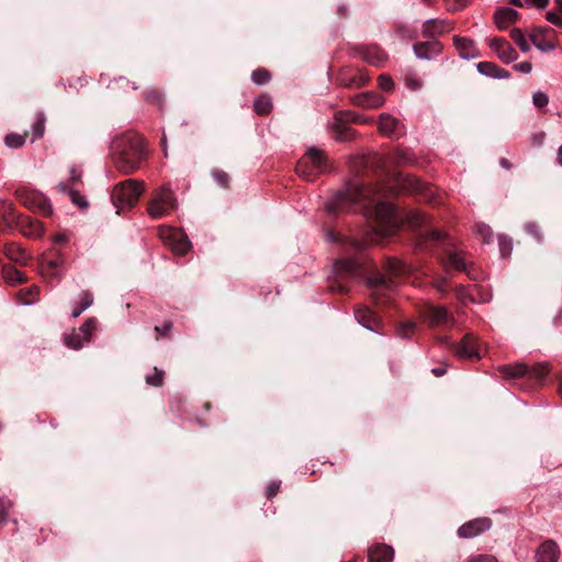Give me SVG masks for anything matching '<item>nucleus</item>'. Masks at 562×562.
Returning <instances> with one entry per match:
<instances>
[{
	"instance_id": "39448f33",
	"label": "nucleus",
	"mask_w": 562,
	"mask_h": 562,
	"mask_svg": "<svg viewBox=\"0 0 562 562\" xmlns=\"http://www.w3.org/2000/svg\"><path fill=\"white\" fill-rule=\"evenodd\" d=\"M295 170L299 177L313 182L319 173L328 171L326 154L318 148H310L307 153L299 159Z\"/></svg>"
},
{
	"instance_id": "2f4dec72",
	"label": "nucleus",
	"mask_w": 562,
	"mask_h": 562,
	"mask_svg": "<svg viewBox=\"0 0 562 562\" xmlns=\"http://www.w3.org/2000/svg\"><path fill=\"white\" fill-rule=\"evenodd\" d=\"M2 278H4L5 282L9 284H19L26 282V277L24 272L11 265H7L4 266V268H2Z\"/></svg>"
},
{
	"instance_id": "13d9d810",
	"label": "nucleus",
	"mask_w": 562,
	"mask_h": 562,
	"mask_svg": "<svg viewBox=\"0 0 562 562\" xmlns=\"http://www.w3.org/2000/svg\"><path fill=\"white\" fill-rule=\"evenodd\" d=\"M280 485H281L280 481L270 482V484L268 485V488H267V497L269 499H271L272 497H274L277 495L278 491H280Z\"/></svg>"
},
{
	"instance_id": "dca6fc26",
	"label": "nucleus",
	"mask_w": 562,
	"mask_h": 562,
	"mask_svg": "<svg viewBox=\"0 0 562 562\" xmlns=\"http://www.w3.org/2000/svg\"><path fill=\"white\" fill-rule=\"evenodd\" d=\"M456 352L459 357L469 360H479V347L473 335L467 334L463 336L461 344L456 346Z\"/></svg>"
},
{
	"instance_id": "bf43d9fd",
	"label": "nucleus",
	"mask_w": 562,
	"mask_h": 562,
	"mask_svg": "<svg viewBox=\"0 0 562 562\" xmlns=\"http://www.w3.org/2000/svg\"><path fill=\"white\" fill-rule=\"evenodd\" d=\"M468 562H497V559L490 554H479L469 559Z\"/></svg>"
},
{
	"instance_id": "680f3d73",
	"label": "nucleus",
	"mask_w": 562,
	"mask_h": 562,
	"mask_svg": "<svg viewBox=\"0 0 562 562\" xmlns=\"http://www.w3.org/2000/svg\"><path fill=\"white\" fill-rule=\"evenodd\" d=\"M498 247H501V252L503 257L509 256L510 243L507 239L501 237V241H498Z\"/></svg>"
},
{
	"instance_id": "e433bc0d",
	"label": "nucleus",
	"mask_w": 562,
	"mask_h": 562,
	"mask_svg": "<svg viewBox=\"0 0 562 562\" xmlns=\"http://www.w3.org/2000/svg\"><path fill=\"white\" fill-rule=\"evenodd\" d=\"M390 278H397L405 273V263L397 259H389L386 266H384Z\"/></svg>"
},
{
	"instance_id": "09e8293b",
	"label": "nucleus",
	"mask_w": 562,
	"mask_h": 562,
	"mask_svg": "<svg viewBox=\"0 0 562 562\" xmlns=\"http://www.w3.org/2000/svg\"><path fill=\"white\" fill-rule=\"evenodd\" d=\"M378 86L381 90L390 92L394 89V81L391 80L389 75H379Z\"/></svg>"
},
{
	"instance_id": "393cba45",
	"label": "nucleus",
	"mask_w": 562,
	"mask_h": 562,
	"mask_svg": "<svg viewBox=\"0 0 562 562\" xmlns=\"http://www.w3.org/2000/svg\"><path fill=\"white\" fill-rule=\"evenodd\" d=\"M447 265L459 272L467 273L469 278L474 279L473 274L471 273V266L464 259L462 252L452 250L447 252Z\"/></svg>"
},
{
	"instance_id": "bb28decb",
	"label": "nucleus",
	"mask_w": 562,
	"mask_h": 562,
	"mask_svg": "<svg viewBox=\"0 0 562 562\" xmlns=\"http://www.w3.org/2000/svg\"><path fill=\"white\" fill-rule=\"evenodd\" d=\"M477 71L481 75L490 76L496 79H507L509 78V71L499 67L498 65L492 61H480L477 64Z\"/></svg>"
},
{
	"instance_id": "473e14b6",
	"label": "nucleus",
	"mask_w": 562,
	"mask_h": 562,
	"mask_svg": "<svg viewBox=\"0 0 562 562\" xmlns=\"http://www.w3.org/2000/svg\"><path fill=\"white\" fill-rule=\"evenodd\" d=\"M190 241L187 236L180 233H173L171 249L178 256H183L190 249Z\"/></svg>"
},
{
	"instance_id": "f704fd0d",
	"label": "nucleus",
	"mask_w": 562,
	"mask_h": 562,
	"mask_svg": "<svg viewBox=\"0 0 562 562\" xmlns=\"http://www.w3.org/2000/svg\"><path fill=\"white\" fill-rule=\"evenodd\" d=\"M93 304V295L89 291L81 292V299L79 306L75 307L74 311H71V316L77 318L83 313L86 310L91 307Z\"/></svg>"
},
{
	"instance_id": "aec40b11",
	"label": "nucleus",
	"mask_w": 562,
	"mask_h": 562,
	"mask_svg": "<svg viewBox=\"0 0 562 562\" xmlns=\"http://www.w3.org/2000/svg\"><path fill=\"white\" fill-rule=\"evenodd\" d=\"M454 30V23L450 20L432 19L423 25V35H443Z\"/></svg>"
},
{
	"instance_id": "0e129e2a",
	"label": "nucleus",
	"mask_w": 562,
	"mask_h": 562,
	"mask_svg": "<svg viewBox=\"0 0 562 562\" xmlns=\"http://www.w3.org/2000/svg\"><path fill=\"white\" fill-rule=\"evenodd\" d=\"M46 265H47V270L53 272V270L58 269V267L60 265H63V260H60L59 258H57V259H47Z\"/></svg>"
},
{
	"instance_id": "052dcab7",
	"label": "nucleus",
	"mask_w": 562,
	"mask_h": 562,
	"mask_svg": "<svg viewBox=\"0 0 562 562\" xmlns=\"http://www.w3.org/2000/svg\"><path fill=\"white\" fill-rule=\"evenodd\" d=\"M33 128H34V137L35 138H40L43 136L44 121L42 117L34 123Z\"/></svg>"
},
{
	"instance_id": "ea45409f",
	"label": "nucleus",
	"mask_w": 562,
	"mask_h": 562,
	"mask_svg": "<svg viewBox=\"0 0 562 562\" xmlns=\"http://www.w3.org/2000/svg\"><path fill=\"white\" fill-rule=\"evenodd\" d=\"M64 340L66 347L75 350L81 349L83 344L87 342L86 340H83L81 334L76 333V330L71 331V334L66 335Z\"/></svg>"
},
{
	"instance_id": "49530a36",
	"label": "nucleus",
	"mask_w": 562,
	"mask_h": 562,
	"mask_svg": "<svg viewBox=\"0 0 562 562\" xmlns=\"http://www.w3.org/2000/svg\"><path fill=\"white\" fill-rule=\"evenodd\" d=\"M25 136H26V133L24 135H19V134H14V133L8 134L5 136V145L11 148L22 147L25 142Z\"/></svg>"
},
{
	"instance_id": "7ed1b4c3",
	"label": "nucleus",
	"mask_w": 562,
	"mask_h": 562,
	"mask_svg": "<svg viewBox=\"0 0 562 562\" xmlns=\"http://www.w3.org/2000/svg\"><path fill=\"white\" fill-rule=\"evenodd\" d=\"M502 375L507 380H526L532 385L542 384L543 380L549 375L550 367L548 363H538L529 367L524 363L504 364L498 369Z\"/></svg>"
},
{
	"instance_id": "f257e3e1",
	"label": "nucleus",
	"mask_w": 562,
	"mask_h": 562,
	"mask_svg": "<svg viewBox=\"0 0 562 562\" xmlns=\"http://www.w3.org/2000/svg\"><path fill=\"white\" fill-rule=\"evenodd\" d=\"M401 194L430 202L434 199V189L429 183L411 175H398L389 186H369L355 179L326 203V211L329 214L361 211L367 217L374 218L379 225L392 226L396 222L395 206L386 199Z\"/></svg>"
},
{
	"instance_id": "4be33fe9",
	"label": "nucleus",
	"mask_w": 562,
	"mask_h": 562,
	"mask_svg": "<svg viewBox=\"0 0 562 562\" xmlns=\"http://www.w3.org/2000/svg\"><path fill=\"white\" fill-rule=\"evenodd\" d=\"M13 227L20 229L26 237H40L43 232L42 223L29 216L18 217V223L13 224Z\"/></svg>"
},
{
	"instance_id": "423d86ee",
	"label": "nucleus",
	"mask_w": 562,
	"mask_h": 562,
	"mask_svg": "<svg viewBox=\"0 0 562 562\" xmlns=\"http://www.w3.org/2000/svg\"><path fill=\"white\" fill-rule=\"evenodd\" d=\"M361 263L356 258L336 259L334 262V278L329 281V290L331 293L347 294L348 285L346 280L353 278L360 272Z\"/></svg>"
},
{
	"instance_id": "c9c22d12",
	"label": "nucleus",
	"mask_w": 562,
	"mask_h": 562,
	"mask_svg": "<svg viewBox=\"0 0 562 562\" xmlns=\"http://www.w3.org/2000/svg\"><path fill=\"white\" fill-rule=\"evenodd\" d=\"M329 236H330L331 240H334L336 243H341L342 245L349 247L350 249H352L355 251H361L363 248V241H361V240L350 238V237L337 236L336 234H334V232H330Z\"/></svg>"
},
{
	"instance_id": "4c0bfd02",
	"label": "nucleus",
	"mask_w": 562,
	"mask_h": 562,
	"mask_svg": "<svg viewBox=\"0 0 562 562\" xmlns=\"http://www.w3.org/2000/svg\"><path fill=\"white\" fill-rule=\"evenodd\" d=\"M417 325L415 322L405 321L398 324L397 326V335L402 339H408L414 334H416Z\"/></svg>"
},
{
	"instance_id": "72a5a7b5",
	"label": "nucleus",
	"mask_w": 562,
	"mask_h": 562,
	"mask_svg": "<svg viewBox=\"0 0 562 562\" xmlns=\"http://www.w3.org/2000/svg\"><path fill=\"white\" fill-rule=\"evenodd\" d=\"M271 109H273V104L268 94L259 95L256 102H254V111H256L258 115H268Z\"/></svg>"
},
{
	"instance_id": "58836bf2",
	"label": "nucleus",
	"mask_w": 562,
	"mask_h": 562,
	"mask_svg": "<svg viewBox=\"0 0 562 562\" xmlns=\"http://www.w3.org/2000/svg\"><path fill=\"white\" fill-rule=\"evenodd\" d=\"M59 189L61 191L69 193L71 202H74L75 205H77L80 209H86L88 205V202L82 195L77 192L75 189H69V186L67 184H59Z\"/></svg>"
},
{
	"instance_id": "c756f323",
	"label": "nucleus",
	"mask_w": 562,
	"mask_h": 562,
	"mask_svg": "<svg viewBox=\"0 0 562 562\" xmlns=\"http://www.w3.org/2000/svg\"><path fill=\"white\" fill-rule=\"evenodd\" d=\"M370 562H389L394 559V549L389 544H378L369 551Z\"/></svg>"
},
{
	"instance_id": "c03bdc74",
	"label": "nucleus",
	"mask_w": 562,
	"mask_h": 562,
	"mask_svg": "<svg viewBox=\"0 0 562 562\" xmlns=\"http://www.w3.org/2000/svg\"><path fill=\"white\" fill-rule=\"evenodd\" d=\"M154 370L155 372L153 374L145 376V382L150 386L160 387L164 381V371L158 368H155Z\"/></svg>"
},
{
	"instance_id": "338daca9",
	"label": "nucleus",
	"mask_w": 562,
	"mask_h": 562,
	"mask_svg": "<svg viewBox=\"0 0 562 562\" xmlns=\"http://www.w3.org/2000/svg\"><path fill=\"white\" fill-rule=\"evenodd\" d=\"M443 236L445 235L438 229H434L428 233V238L432 241H440Z\"/></svg>"
},
{
	"instance_id": "69168bd1",
	"label": "nucleus",
	"mask_w": 562,
	"mask_h": 562,
	"mask_svg": "<svg viewBox=\"0 0 562 562\" xmlns=\"http://www.w3.org/2000/svg\"><path fill=\"white\" fill-rule=\"evenodd\" d=\"M544 140V133L538 132L532 135V146H542Z\"/></svg>"
},
{
	"instance_id": "79ce46f5",
	"label": "nucleus",
	"mask_w": 562,
	"mask_h": 562,
	"mask_svg": "<svg viewBox=\"0 0 562 562\" xmlns=\"http://www.w3.org/2000/svg\"><path fill=\"white\" fill-rule=\"evenodd\" d=\"M270 79H271L270 71L265 68H258V69L254 70L251 74V80L254 81V83H256L258 86L268 83L270 81Z\"/></svg>"
},
{
	"instance_id": "7c9ffc66",
	"label": "nucleus",
	"mask_w": 562,
	"mask_h": 562,
	"mask_svg": "<svg viewBox=\"0 0 562 562\" xmlns=\"http://www.w3.org/2000/svg\"><path fill=\"white\" fill-rule=\"evenodd\" d=\"M5 256L9 260L18 262L19 265H26L31 259L30 255H27L24 249L13 243L5 246Z\"/></svg>"
},
{
	"instance_id": "a19ab883",
	"label": "nucleus",
	"mask_w": 562,
	"mask_h": 562,
	"mask_svg": "<svg viewBox=\"0 0 562 562\" xmlns=\"http://www.w3.org/2000/svg\"><path fill=\"white\" fill-rule=\"evenodd\" d=\"M94 329L95 318H87V321L83 324H81L80 328L77 329L76 333L81 334L82 338H85L87 342H90Z\"/></svg>"
},
{
	"instance_id": "20e7f679",
	"label": "nucleus",
	"mask_w": 562,
	"mask_h": 562,
	"mask_svg": "<svg viewBox=\"0 0 562 562\" xmlns=\"http://www.w3.org/2000/svg\"><path fill=\"white\" fill-rule=\"evenodd\" d=\"M143 192L144 182L136 179H127L115 184L113 192H111V201H113L116 210H119L116 214H120L121 210H131L137 205Z\"/></svg>"
},
{
	"instance_id": "4d7b16f0",
	"label": "nucleus",
	"mask_w": 562,
	"mask_h": 562,
	"mask_svg": "<svg viewBox=\"0 0 562 562\" xmlns=\"http://www.w3.org/2000/svg\"><path fill=\"white\" fill-rule=\"evenodd\" d=\"M9 502L0 498V525L4 524L8 517Z\"/></svg>"
},
{
	"instance_id": "3c124183",
	"label": "nucleus",
	"mask_w": 562,
	"mask_h": 562,
	"mask_svg": "<svg viewBox=\"0 0 562 562\" xmlns=\"http://www.w3.org/2000/svg\"><path fill=\"white\" fill-rule=\"evenodd\" d=\"M549 102L548 95L542 92H537L532 95V104L536 105L537 109H543Z\"/></svg>"
},
{
	"instance_id": "5701e85b",
	"label": "nucleus",
	"mask_w": 562,
	"mask_h": 562,
	"mask_svg": "<svg viewBox=\"0 0 562 562\" xmlns=\"http://www.w3.org/2000/svg\"><path fill=\"white\" fill-rule=\"evenodd\" d=\"M559 559V547L553 540L543 541L536 553L537 562H557Z\"/></svg>"
},
{
	"instance_id": "6ab92c4d",
	"label": "nucleus",
	"mask_w": 562,
	"mask_h": 562,
	"mask_svg": "<svg viewBox=\"0 0 562 562\" xmlns=\"http://www.w3.org/2000/svg\"><path fill=\"white\" fill-rule=\"evenodd\" d=\"M356 54H358L364 63L373 67L381 66L385 60V54L376 46H360L356 48Z\"/></svg>"
},
{
	"instance_id": "37998d69",
	"label": "nucleus",
	"mask_w": 562,
	"mask_h": 562,
	"mask_svg": "<svg viewBox=\"0 0 562 562\" xmlns=\"http://www.w3.org/2000/svg\"><path fill=\"white\" fill-rule=\"evenodd\" d=\"M447 11L456 13L464 10L469 4L470 0H442Z\"/></svg>"
},
{
	"instance_id": "ddd939ff",
	"label": "nucleus",
	"mask_w": 562,
	"mask_h": 562,
	"mask_svg": "<svg viewBox=\"0 0 562 562\" xmlns=\"http://www.w3.org/2000/svg\"><path fill=\"white\" fill-rule=\"evenodd\" d=\"M413 50L417 58L431 59L441 54L442 45L437 38H428L427 41L413 44Z\"/></svg>"
},
{
	"instance_id": "cd10ccee",
	"label": "nucleus",
	"mask_w": 562,
	"mask_h": 562,
	"mask_svg": "<svg viewBox=\"0 0 562 562\" xmlns=\"http://www.w3.org/2000/svg\"><path fill=\"white\" fill-rule=\"evenodd\" d=\"M398 126L400 121L394 116L387 113H382L381 116H379L378 130L384 136H395Z\"/></svg>"
},
{
	"instance_id": "de8ad7c7",
	"label": "nucleus",
	"mask_w": 562,
	"mask_h": 562,
	"mask_svg": "<svg viewBox=\"0 0 562 562\" xmlns=\"http://www.w3.org/2000/svg\"><path fill=\"white\" fill-rule=\"evenodd\" d=\"M525 231L527 234L531 235V237L536 238L538 243L542 241L541 228L535 222H527L525 224Z\"/></svg>"
},
{
	"instance_id": "4468645a",
	"label": "nucleus",
	"mask_w": 562,
	"mask_h": 562,
	"mask_svg": "<svg viewBox=\"0 0 562 562\" xmlns=\"http://www.w3.org/2000/svg\"><path fill=\"white\" fill-rule=\"evenodd\" d=\"M426 318L432 327L449 326L453 323L452 315L445 307L436 305L428 306Z\"/></svg>"
},
{
	"instance_id": "b1692460",
	"label": "nucleus",
	"mask_w": 562,
	"mask_h": 562,
	"mask_svg": "<svg viewBox=\"0 0 562 562\" xmlns=\"http://www.w3.org/2000/svg\"><path fill=\"white\" fill-rule=\"evenodd\" d=\"M517 19L518 12L510 8H502L494 13V21L499 31H506Z\"/></svg>"
},
{
	"instance_id": "f8f14e48",
	"label": "nucleus",
	"mask_w": 562,
	"mask_h": 562,
	"mask_svg": "<svg viewBox=\"0 0 562 562\" xmlns=\"http://www.w3.org/2000/svg\"><path fill=\"white\" fill-rule=\"evenodd\" d=\"M350 103L360 109H379L384 104V98L382 94L375 91H367L364 93L355 94L350 98Z\"/></svg>"
},
{
	"instance_id": "f3484780",
	"label": "nucleus",
	"mask_w": 562,
	"mask_h": 562,
	"mask_svg": "<svg viewBox=\"0 0 562 562\" xmlns=\"http://www.w3.org/2000/svg\"><path fill=\"white\" fill-rule=\"evenodd\" d=\"M490 47L495 52L501 60L510 63L516 59V52L504 37H493L490 41Z\"/></svg>"
},
{
	"instance_id": "1a4fd4ad",
	"label": "nucleus",
	"mask_w": 562,
	"mask_h": 562,
	"mask_svg": "<svg viewBox=\"0 0 562 562\" xmlns=\"http://www.w3.org/2000/svg\"><path fill=\"white\" fill-rule=\"evenodd\" d=\"M370 76L363 69L353 66H344L337 70L334 82L347 89H360L367 86Z\"/></svg>"
},
{
	"instance_id": "774afa93",
	"label": "nucleus",
	"mask_w": 562,
	"mask_h": 562,
	"mask_svg": "<svg viewBox=\"0 0 562 562\" xmlns=\"http://www.w3.org/2000/svg\"><path fill=\"white\" fill-rule=\"evenodd\" d=\"M446 372H447V369L445 366L436 367L432 369V374L438 378H440L441 375H445Z\"/></svg>"
},
{
	"instance_id": "6e6552de",
	"label": "nucleus",
	"mask_w": 562,
	"mask_h": 562,
	"mask_svg": "<svg viewBox=\"0 0 562 562\" xmlns=\"http://www.w3.org/2000/svg\"><path fill=\"white\" fill-rule=\"evenodd\" d=\"M349 122L364 123L367 120H361L356 112L341 111L336 113L331 124L333 136L336 140L348 142L355 139L356 131L348 126Z\"/></svg>"
},
{
	"instance_id": "6e6d98bb",
	"label": "nucleus",
	"mask_w": 562,
	"mask_h": 562,
	"mask_svg": "<svg viewBox=\"0 0 562 562\" xmlns=\"http://www.w3.org/2000/svg\"><path fill=\"white\" fill-rule=\"evenodd\" d=\"M171 329H172V322L171 321H166L165 323H162L161 326H156L155 327L156 334L161 335V336H167V334L170 333Z\"/></svg>"
},
{
	"instance_id": "a211bd4d",
	"label": "nucleus",
	"mask_w": 562,
	"mask_h": 562,
	"mask_svg": "<svg viewBox=\"0 0 562 562\" xmlns=\"http://www.w3.org/2000/svg\"><path fill=\"white\" fill-rule=\"evenodd\" d=\"M392 285L391 278L385 276H378L370 279V286L372 289V297L376 305L385 303V291L390 290Z\"/></svg>"
},
{
	"instance_id": "e2e57ef3",
	"label": "nucleus",
	"mask_w": 562,
	"mask_h": 562,
	"mask_svg": "<svg viewBox=\"0 0 562 562\" xmlns=\"http://www.w3.org/2000/svg\"><path fill=\"white\" fill-rule=\"evenodd\" d=\"M515 69L522 71L525 74H529L531 71V63L530 61H522L519 64H516L514 66Z\"/></svg>"
},
{
	"instance_id": "a878e982",
	"label": "nucleus",
	"mask_w": 562,
	"mask_h": 562,
	"mask_svg": "<svg viewBox=\"0 0 562 562\" xmlns=\"http://www.w3.org/2000/svg\"><path fill=\"white\" fill-rule=\"evenodd\" d=\"M456 49L463 58H475L479 56V50L474 46V42L469 37H454Z\"/></svg>"
},
{
	"instance_id": "0eeeda50",
	"label": "nucleus",
	"mask_w": 562,
	"mask_h": 562,
	"mask_svg": "<svg viewBox=\"0 0 562 562\" xmlns=\"http://www.w3.org/2000/svg\"><path fill=\"white\" fill-rule=\"evenodd\" d=\"M177 209V199L168 188L151 191L147 212L151 218L158 220L170 215Z\"/></svg>"
},
{
	"instance_id": "5fc2aeb1",
	"label": "nucleus",
	"mask_w": 562,
	"mask_h": 562,
	"mask_svg": "<svg viewBox=\"0 0 562 562\" xmlns=\"http://www.w3.org/2000/svg\"><path fill=\"white\" fill-rule=\"evenodd\" d=\"M405 86L407 87V89L416 91L422 89L423 83L417 78L413 76H407L405 79Z\"/></svg>"
},
{
	"instance_id": "2eb2a0df",
	"label": "nucleus",
	"mask_w": 562,
	"mask_h": 562,
	"mask_svg": "<svg viewBox=\"0 0 562 562\" xmlns=\"http://www.w3.org/2000/svg\"><path fill=\"white\" fill-rule=\"evenodd\" d=\"M355 317L360 325L372 331L379 333V330L382 329V319L368 307L356 308Z\"/></svg>"
},
{
	"instance_id": "8fccbe9b",
	"label": "nucleus",
	"mask_w": 562,
	"mask_h": 562,
	"mask_svg": "<svg viewBox=\"0 0 562 562\" xmlns=\"http://www.w3.org/2000/svg\"><path fill=\"white\" fill-rule=\"evenodd\" d=\"M524 3L525 8L528 9L544 10L549 4V0H524Z\"/></svg>"
},
{
	"instance_id": "9b49d317",
	"label": "nucleus",
	"mask_w": 562,
	"mask_h": 562,
	"mask_svg": "<svg viewBox=\"0 0 562 562\" xmlns=\"http://www.w3.org/2000/svg\"><path fill=\"white\" fill-rule=\"evenodd\" d=\"M492 527V520L487 517H479L473 520L467 521L459 526L457 535L460 538H473L479 537L483 532L490 530Z\"/></svg>"
},
{
	"instance_id": "a18cd8bd",
	"label": "nucleus",
	"mask_w": 562,
	"mask_h": 562,
	"mask_svg": "<svg viewBox=\"0 0 562 562\" xmlns=\"http://www.w3.org/2000/svg\"><path fill=\"white\" fill-rule=\"evenodd\" d=\"M212 177L213 179H215V181L217 182L218 187L223 188V189H228L229 188V176L227 172L223 171V170H220V169H215L212 171Z\"/></svg>"
},
{
	"instance_id": "412c9836",
	"label": "nucleus",
	"mask_w": 562,
	"mask_h": 562,
	"mask_svg": "<svg viewBox=\"0 0 562 562\" xmlns=\"http://www.w3.org/2000/svg\"><path fill=\"white\" fill-rule=\"evenodd\" d=\"M516 45H518L519 49L527 52L530 49L531 45H536L537 48L542 50L553 49L554 48V40L548 37H516Z\"/></svg>"
},
{
	"instance_id": "f03ea898",
	"label": "nucleus",
	"mask_w": 562,
	"mask_h": 562,
	"mask_svg": "<svg viewBox=\"0 0 562 562\" xmlns=\"http://www.w3.org/2000/svg\"><path fill=\"white\" fill-rule=\"evenodd\" d=\"M111 156L119 171L125 175L136 172L146 159L143 137L134 133L117 136L111 143Z\"/></svg>"
},
{
	"instance_id": "c85d7f7f",
	"label": "nucleus",
	"mask_w": 562,
	"mask_h": 562,
	"mask_svg": "<svg viewBox=\"0 0 562 562\" xmlns=\"http://www.w3.org/2000/svg\"><path fill=\"white\" fill-rule=\"evenodd\" d=\"M0 215L5 228L13 227V225L18 223L19 217H25V215L15 212L12 203L5 201L0 203Z\"/></svg>"
},
{
	"instance_id": "603ef678",
	"label": "nucleus",
	"mask_w": 562,
	"mask_h": 562,
	"mask_svg": "<svg viewBox=\"0 0 562 562\" xmlns=\"http://www.w3.org/2000/svg\"><path fill=\"white\" fill-rule=\"evenodd\" d=\"M547 20L557 25V26H560L562 27V11L559 10V11H550L547 13Z\"/></svg>"
},
{
	"instance_id": "864d4df0",
	"label": "nucleus",
	"mask_w": 562,
	"mask_h": 562,
	"mask_svg": "<svg viewBox=\"0 0 562 562\" xmlns=\"http://www.w3.org/2000/svg\"><path fill=\"white\" fill-rule=\"evenodd\" d=\"M81 180V173L76 171L75 168L70 169V179L68 182H63L61 184H68L69 189H75L76 184Z\"/></svg>"
},
{
	"instance_id": "9d476101",
	"label": "nucleus",
	"mask_w": 562,
	"mask_h": 562,
	"mask_svg": "<svg viewBox=\"0 0 562 562\" xmlns=\"http://www.w3.org/2000/svg\"><path fill=\"white\" fill-rule=\"evenodd\" d=\"M18 200L29 210L41 213L43 216L52 214V204H49L46 196L37 191H18Z\"/></svg>"
}]
</instances>
